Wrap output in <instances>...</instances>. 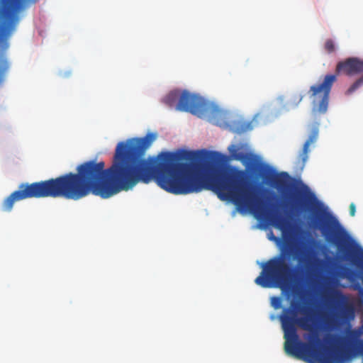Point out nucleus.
<instances>
[{
	"label": "nucleus",
	"instance_id": "14",
	"mask_svg": "<svg viewBox=\"0 0 363 363\" xmlns=\"http://www.w3.org/2000/svg\"><path fill=\"white\" fill-rule=\"evenodd\" d=\"M324 48L329 54L334 52L335 51V45L334 41L332 39L326 40Z\"/></svg>",
	"mask_w": 363,
	"mask_h": 363
},
{
	"label": "nucleus",
	"instance_id": "18",
	"mask_svg": "<svg viewBox=\"0 0 363 363\" xmlns=\"http://www.w3.org/2000/svg\"><path fill=\"white\" fill-rule=\"evenodd\" d=\"M350 215L351 216H355V213H356V206H355V204L354 203H351L350 205Z\"/></svg>",
	"mask_w": 363,
	"mask_h": 363
},
{
	"label": "nucleus",
	"instance_id": "11",
	"mask_svg": "<svg viewBox=\"0 0 363 363\" xmlns=\"http://www.w3.org/2000/svg\"><path fill=\"white\" fill-rule=\"evenodd\" d=\"M345 257L352 265L363 269V249L358 247L348 251L345 254Z\"/></svg>",
	"mask_w": 363,
	"mask_h": 363
},
{
	"label": "nucleus",
	"instance_id": "20",
	"mask_svg": "<svg viewBox=\"0 0 363 363\" xmlns=\"http://www.w3.org/2000/svg\"><path fill=\"white\" fill-rule=\"evenodd\" d=\"M211 122H212L214 124L218 125V123L215 122L213 119H210Z\"/></svg>",
	"mask_w": 363,
	"mask_h": 363
},
{
	"label": "nucleus",
	"instance_id": "8",
	"mask_svg": "<svg viewBox=\"0 0 363 363\" xmlns=\"http://www.w3.org/2000/svg\"><path fill=\"white\" fill-rule=\"evenodd\" d=\"M37 0H0V38L10 35L18 21L16 13Z\"/></svg>",
	"mask_w": 363,
	"mask_h": 363
},
{
	"label": "nucleus",
	"instance_id": "2",
	"mask_svg": "<svg viewBox=\"0 0 363 363\" xmlns=\"http://www.w3.org/2000/svg\"><path fill=\"white\" fill-rule=\"evenodd\" d=\"M299 302L292 300L288 308H284L279 316L284 331V350L286 354L310 363H342L347 349V340L344 337H337L333 347L327 351H318L316 345L320 342L316 333L312 334L309 342L299 340L297 328L311 331V319L298 317Z\"/></svg>",
	"mask_w": 363,
	"mask_h": 363
},
{
	"label": "nucleus",
	"instance_id": "21",
	"mask_svg": "<svg viewBox=\"0 0 363 363\" xmlns=\"http://www.w3.org/2000/svg\"><path fill=\"white\" fill-rule=\"evenodd\" d=\"M302 100V96L298 97V101H301Z\"/></svg>",
	"mask_w": 363,
	"mask_h": 363
},
{
	"label": "nucleus",
	"instance_id": "16",
	"mask_svg": "<svg viewBox=\"0 0 363 363\" xmlns=\"http://www.w3.org/2000/svg\"><path fill=\"white\" fill-rule=\"evenodd\" d=\"M290 208L291 211L296 213H300L304 209L303 206L301 203L297 202L292 203Z\"/></svg>",
	"mask_w": 363,
	"mask_h": 363
},
{
	"label": "nucleus",
	"instance_id": "19",
	"mask_svg": "<svg viewBox=\"0 0 363 363\" xmlns=\"http://www.w3.org/2000/svg\"><path fill=\"white\" fill-rule=\"evenodd\" d=\"M211 155V160L213 161L218 160L221 157V155L217 152H212Z\"/></svg>",
	"mask_w": 363,
	"mask_h": 363
},
{
	"label": "nucleus",
	"instance_id": "15",
	"mask_svg": "<svg viewBox=\"0 0 363 363\" xmlns=\"http://www.w3.org/2000/svg\"><path fill=\"white\" fill-rule=\"evenodd\" d=\"M281 298L278 296H273L271 298V304L275 309H279L281 307Z\"/></svg>",
	"mask_w": 363,
	"mask_h": 363
},
{
	"label": "nucleus",
	"instance_id": "13",
	"mask_svg": "<svg viewBox=\"0 0 363 363\" xmlns=\"http://www.w3.org/2000/svg\"><path fill=\"white\" fill-rule=\"evenodd\" d=\"M9 68V63L7 60L3 57H0V82L2 81L6 72Z\"/></svg>",
	"mask_w": 363,
	"mask_h": 363
},
{
	"label": "nucleus",
	"instance_id": "6",
	"mask_svg": "<svg viewBox=\"0 0 363 363\" xmlns=\"http://www.w3.org/2000/svg\"><path fill=\"white\" fill-rule=\"evenodd\" d=\"M178 101L176 109L189 112L199 118L205 117L208 113L221 115L220 110L213 108L210 104L201 96L184 90L181 94L178 91H171L164 99V102L172 107Z\"/></svg>",
	"mask_w": 363,
	"mask_h": 363
},
{
	"label": "nucleus",
	"instance_id": "9",
	"mask_svg": "<svg viewBox=\"0 0 363 363\" xmlns=\"http://www.w3.org/2000/svg\"><path fill=\"white\" fill-rule=\"evenodd\" d=\"M330 308L333 310V316L336 319L354 316V310L352 301L339 290L333 289L331 291Z\"/></svg>",
	"mask_w": 363,
	"mask_h": 363
},
{
	"label": "nucleus",
	"instance_id": "7",
	"mask_svg": "<svg viewBox=\"0 0 363 363\" xmlns=\"http://www.w3.org/2000/svg\"><path fill=\"white\" fill-rule=\"evenodd\" d=\"M262 267V270L255 282L262 288H272L285 283L291 273V267L284 251L269 259Z\"/></svg>",
	"mask_w": 363,
	"mask_h": 363
},
{
	"label": "nucleus",
	"instance_id": "22",
	"mask_svg": "<svg viewBox=\"0 0 363 363\" xmlns=\"http://www.w3.org/2000/svg\"><path fill=\"white\" fill-rule=\"evenodd\" d=\"M298 262H299V263H301L302 262V259H301V258L298 259Z\"/></svg>",
	"mask_w": 363,
	"mask_h": 363
},
{
	"label": "nucleus",
	"instance_id": "12",
	"mask_svg": "<svg viewBox=\"0 0 363 363\" xmlns=\"http://www.w3.org/2000/svg\"><path fill=\"white\" fill-rule=\"evenodd\" d=\"M362 85H363V74L350 86V87L346 91V94L350 95L352 94Z\"/></svg>",
	"mask_w": 363,
	"mask_h": 363
},
{
	"label": "nucleus",
	"instance_id": "3",
	"mask_svg": "<svg viewBox=\"0 0 363 363\" xmlns=\"http://www.w3.org/2000/svg\"><path fill=\"white\" fill-rule=\"evenodd\" d=\"M299 195L304 199L315 214L311 219V226L320 230L328 242L337 245L340 251H344L350 245V238L338 220L328 211L307 186L304 185L303 190Z\"/></svg>",
	"mask_w": 363,
	"mask_h": 363
},
{
	"label": "nucleus",
	"instance_id": "17",
	"mask_svg": "<svg viewBox=\"0 0 363 363\" xmlns=\"http://www.w3.org/2000/svg\"><path fill=\"white\" fill-rule=\"evenodd\" d=\"M344 272H345L344 273V277H346L349 279H352V277L357 276L356 272H354V270H352V269H351L350 268H345Z\"/></svg>",
	"mask_w": 363,
	"mask_h": 363
},
{
	"label": "nucleus",
	"instance_id": "5",
	"mask_svg": "<svg viewBox=\"0 0 363 363\" xmlns=\"http://www.w3.org/2000/svg\"><path fill=\"white\" fill-rule=\"evenodd\" d=\"M239 150L240 147L235 145L228 147V151L233 159L242 162L248 169H258L260 175L267 182L278 189L286 187L289 179L288 173H277L272 167L260 162L256 155L250 152H240Z\"/></svg>",
	"mask_w": 363,
	"mask_h": 363
},
{
	"label": "nucleus",
	"instance_id": "10",
	"mask_svg": "<svg viewBox=\"0 0 363 363\" xmlns=\"http://www.w3.org/2000/svg\"><path fill=\"white\" fill-rule=\"evenodd\" d=\"M308 138L304 143L301 152L299 154V158L301 160L302 163L304 164L308 160V152H309V146L315 143L318 137L319 132V123H313L308 126Z\"/></svg>",
	"mask_w": 363,
	"mask_h": 363
},
{
	"label": "nucleus",
	"instance_id": "1",
	"mask_svg": "<svg viewBox=\"0 0 363 363\" xmlns=\"http://www.w3.org/2000/svg\"><path fill=\"white\" fill-rule=\"evenodd\" d=\"M157 138L150 133L145 137L121 142L116 148L112 165L104 169L105 163L94 160L56 178L37 182L22 183L1 204V209L10 212L16 201L30 198H63L77 201L90 194L108 199L120 191H128L139 182L148 184L155 179L164 190L176 195L199 192V155L186 152L190 163L179 162L178 154L163 152L157 158H143L146 150Z\"/></svg>",
	"mask_w": 363,
	"mask_h": 363
},
{
	"label": "nucleus",
	"instance_id": "4",
	"mask_svg": "<svg viewBox=\"0 0 363 363\" xmlns=\"http://www.w3.org/2000/svg\"><path fill=\"white\" fill-rule=\"evenodd\" d=\"M335 72L336 74H327L322 82L310 87V97L313 102L312 113L315 117L317 114H325L327 112L330 94L333 84L337 80V75L344 74L347 76H354L363 73V59L348 57L337 63Z\"/></svg>",
	"mask_w": 363,
	"mask_h": 363
}]
</instances>
